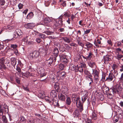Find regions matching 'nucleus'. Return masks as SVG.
<instances>
[{
    "instance_id": "f257e3e1",
    "label": "nucleus",
    "mask_w": 123,
    "mask_h": 123,
    "mask_svg": "<svg viewBox=\"0 0 123 123\" xmlns=\"http://www.w3.org/2000/svg\"><path fill=\"white\" fill-rule=\"evenodd\" d=\"M102 89L104 92H105L107 95L108 98L110 99H112L115 94L120 95L123 93L122 88L120 85L113 86L110 89L104 85L103 86Z\"/></svg>"
},
{
    "instance_id": "f03ea898",
    "label": "nucleus",
    "mask_w": 123,
    "mask_h": 123,
    "mask_svg": "<svg viewBox=\"0 0 123 123\" xmlns=\"http://www.w3.org/2000/svg\"><path fill=\"white\" fill-rule=\"evenodd\" d=\"M63 16L61 15L57 19L54 20L53 27L55 28L61 27L63 25L62 18Z\"/></svg>"
},
{
    "instance_id": "7ed1b4c3",
    "label": "nucleus",
    "mask_w": 123,
    "mask_h": 123,
    "mask_svg": "<svg viewBox=\"0 0 123 123\" xmlns=\"http://www.w3.org/2000/svg\"><path fill=\"white\" fill-rule=\"evenodd\" d=\"M72 102L74 103H76L77 107L79 108L80 112H82L83 110V103L81 102L80 98L77 97L75 99H73Z\"/></svg>"
},
{
    "instance_id": "20e7f679",
    "label": "nucleus",
    "mask_w": 123,
    "mask_h": 123,
    "mask_svg": "<svg viewBox=\"0 0 123 123\" xmlns=\"http://www.w3.org/2000/svg\"><path fill=\"white\" fill-rule=\"evenodd\" d=\"M114 74L112 73H110L107 77L106 78V81L110 82L114 80L115 81L116 79V76L118 75V73L117 72L114 71Z\"/></svg>"
},
{
    "instance_id": "39448f33",
    "label": "nucleus",
    "mask_w": 123,
    "mask_h": 123,
    "mask_svg": "<svg viewBox=\"0 0 123 123\" xmlns=\"http://www.w3.org/2000/svg\"><path fill=\"white\" fill-rule=\"evenodd\" d=\"M40 53L37 50H35L31 53L30 54V58H35L39 56Z\"/></svg>"
},
{
    "instance_id": "423d86ee",
    "label": "nucleus",
    "mask_w": 123,
    "mask_h": 123,
    "mask_svg": "<svg viewBox=\"0 0 123 123\" xmlns=\"http://www.w3.org/2000/svg\"><path fill=\"white\" fill-rule=\"evenodd\" d=\"M0 106V116L3 115V112H4L5 113H8L9 111L8 106H6L5 107H3L1 108Z\"/></svg>"
},
{
    "instance_id": "0eeeda50",
    "label": "nucleus",
    "mask_w": 123,
    "mask_h": 123,
    "mask_svg": "<svg viewBox=\"0 0 123 123\" xmlns=\"http://www.w3.org/2000/svg\"><path fill=\"white\" fill-rule=\"evenodd\" d=\"M60 59L65 64L68 62V56L65 54H62L60 56Z\"/></svg>"
},
{
    "instance_id": "6e6552de",
    "label": "nucleus",
    "mask_w": 123,
    "mask_h": 123,
    "mask_svg": "<svg viewBox=\"0 0 123 123\" xmlns=\"http://www.w3.org/2000/svg\"><path fill=\"white\" fill-rule=\"evenodd\" d=\"M5 57H3L0 59V69L2 68L6 69V67L5 65Z\"/></svg>"
},
{
    "instance_id": "1a4fd4ad",
    "label": "nucleus",
    "mask_w": 123,
    "mask_h": 123,
    "mask_svg": "<svg viewBox=\"0 0 123 123\" xmlns=\"http://www.w3.org/2000/svg\"><path fill=\"white\" fill-rule=\"evenodd\" d=\"M59 52L58 48H54L52 52L53 55H51L52 58H53V59H55V57L56 58L58 56Z\"/></svg>"
},
{
    "instance_id": "9d476101",
    "label": "nucleus",
    "mask_w": 123,
    "mask_h": 123,
    "mask_svg": "<svg viewBox=\"0 0 123 123\" xmlns=\"http://www.w3.org/2000/svg\"><path fill=\"white\" fill-rule=\"evenodd\" d=\"M86 55H88L86 56V55L85 56L82 55L84 59H86V60H90L92 57L93 55L91 51H90L88 53V54H87Z\"/></svg>"
},
{
    "instance_id": "9b49d317",
    "label": "nucleus",
    "mask_w": 123,
    "mask_h": 123,
    "mask_svg": "<svg viewBox=\"0 0 123 123\" xmlns=\"http://www.w3.org/2000/svg\"><path fill=\"white\" fill-rule=\"evenodd\" d=\"M15 34H17V37H15L14 38H17L19 37H21L22 36L23 33L19 29H17L15 31Z\"/></svg>"
},
{
    "instance_id": "f8f14e48",
    "label": "nucleus",
    "mask_w": 123,
    "mask_h": 123,
    "mask_svg": "<svg viewBox=\"0 0 123 123\" xmlns=\"http://www.w3.org/2000/svg\"><path fill=\"white\" fill-rule=\"evenodd\" d=\"M51 104L54 106H57L58 107H59V105L58 103V100L55 99V98L52 99L51 101Z\"/></svg>"
},
{
    "instance_id": "ddd939ff",
    "label": "nucleus",
    "mask_w": 123,
    "mask_h": 123,
    "mask_svg": "<svg viewBox=\"0 0 123 123\" xmlns=\"http://www.w3.org/2000/svg\"><path fill=\"white\" fill-rule=\"evenodd\" d=\"M35 26V24L33 23H28L24 25L25 27L27 29H31Z\"/></svg>"
},
{
    "instance_id": "4468645a",
    "label": "nucleus",
    "mask_w": 123,
    "mask_h": 123,
    "mask_svg": "<svg viewBox=\"0 0 123 123\" xmlns=\"http://www.w3.org/2000/svg\"><path fill=\"white\" fill-rule=\"evenodd\" d=\"M111 56L109 55H107L105 56H104L103 57V59L104 60V63L106 64L107 63L108 61H110L111 60Z\"/></svg>"
},
{
    "instance_id": "2eb2a0df",
    "label": "nucleus",
    "mask_w": 123,
    "mask_h": 123,
    "mask_svg": "<svg viewBox=\"0 0 123 123\" xmlns=\"http://www.w3.org/2000/svg\"><path fill=\"white\" fill-rule=\"evenodd\" d=\"M88 64L89 67L92 68H95L96 65L95 62L93 61H90L88 62Z\"/></svg>"
},
{
    "instance_id": "dca6fc26",
    "label": "nucleus",
    "mask_w": 123,
    "mask_h": 123,
    "mask_svg": "<svg viewBox=\"0 0 123 123\" xmlns=\"http://www.w3.org/2000/svg\"><path fill=\"white\" fill-rule=\"evenodd\" d=\"M80 114L79 109H76L74 112L73 116L74 117L77 118L78 117Z\"/></svg>"
},
{
    "instance_id": "f3484780",
    "label": "nucleus",
    "mask_w": 123,
    "mask_h": 123,
    "mask_svg": "<svg viewBox=\"0 0 123 123\" xmlns=\"http://www.w3.org/2000/svg\"><path fill=\"white\" fill-rule=\"evenodd\" d=\"M51 21V19L48 18H46L44 20V22L45 25L47 26L49 25V23Z\"/></svg>"
},
{
    "instance_id": "a211bd4d",
    "label": "nucleus",
    "mask_w": 123,
    "mask_h": 123,
    "mask_svg": "<svg viewBox=\"0 0 123 123\" xmlns=\"http://www.w3.org/2000/svg\"><path fill=\"white\" fill-rule=\"evenodd\" d=\"M59 86V84L57 82L55 83L54 86V88L57 92H59L61 90Z\"/></svg>"
},
{
    "instance_id": "6ab92c4d",
    "label": "nucleus",
    "mask_w": 123,
    "mask_h": 123,
    "mask_svg": "<svg viewBox=\"0 0 123 123\" xmlns=\"http://www.w3.org/2000/svg\"><path fill=\"white\" fill-rule=\"evenodd\" d=\"M55 58V59H53V58H52L51 56L49 59L47 61V63H48L49 64L50 66L52 63L53 62H55L56 61V58Z\"/></svg>"
},
{
    "instance_id": "aec40b11",
    "label": "nucleus",
    "mask_w": 123,
    "mask_h": 123,
    "mask_svg": "<svg viewBox=\"0 0 123 123\" xmlns=\"http://www.w3.org/2000/svg\"><path fill=\"white\" fill-rule=\"evenodd\" d=\"M96 95L97 97L99 100L101 101H103L104 100V96L103 94L98 93L96 94Z\"/></svg>"
},
{
    "instance_id": "412c9836",
    "label": "nucleus",
    "mask_w": 123,
    "mask_h": 123,
    "mask_svg": "<svg viewBox=\"0 0 123 123\" xmlns=\"http://www.w3.org/2000/svg\"><path fill=\"white\" fill-rule=\"evenodd\" d=\"M57 94L55 91L54 90H52L50 93V96L51 97L55 98L57 96Z\"/></svg>"
},
{
    "instance_id": "4be33fe9",
    "label": "nucleus",
    "mask_w": 123,
    "mask_h": 123,
    "mask_svg": "<svg viewBox=\"0 0 123 123\" xmlns=\"http://www.w3.org/2000/svg\"><path fill=\"white\" fill-rule=\"evenodd\" d=\"M11 64L13 67H15L17 62V59L15 57L12 58L11 59Z\"/></svg>"
},
{
    "instance_id": "5701e85b",
    "label": "nucleus",
    "mask_w": 123,
    "mask_h": 123,
    "mask_svg": "<svg viewBox=\"0 0 123 123\" xmlns=\"http://www.w3.org/2000/svg\"><path fill=\"white\" fill-rule=\"evenodd\" d=\"M108 75V74L106 73H104L102 74V77L101 79V80L102 81L104 82V81H106V80L105 79L106 77Z\"/></svg>"
},
{
    "instance_id": "b1692460",
    "label": "nucleus",
    "mask_w": 123,
    "mask_h": 123,
    "mask_svg": "<svg viewBox=\"0 0 123 123\" xmlns=\"http://www.w3.org/2000/svg\"><path fill=\"white\" fill-rule=\"evenodd\" d=\"M40 77L41 78L43 77L46 75V73H45L44 70L42 69L40 71Z\"/></svg>"
},
{
    "instance_id": "393cba45",
    "label": "nucleus",
    "mask_w": 123,
    "mask_h": 123,
    "mask_svg": "<svg viewBox=\"0 0 123 123\" xmlns=\"http://www.w3.org/2000/svg\"><path fill=\"white\" fill-rule=\"evenodd\" d=\"M71 101L70 98L67 97L66 100V104L67 105H69L71 104Z\"/></svg>"
},
{
    "instance_id": "a878e982",
    "label": "nucleus",
    "mask_w": 123,
    "mask_h": 123,
    "mask_svg": "<svg viewBox=\"0 0 123 123\" xmlns=\"http://www.w3.org/2000/svg\"><path fill=\"white\" fill-rule=\"evenodd\" d=\"M83 69L82 67L80 66L79 67H77V69L75 70V72H77L79 71L80 72L82 73L83 72Z\"/></svg>"
},
{
    "instance_id": "bb28decb",
    "label": "nucleus",
    "mask_w": 123,
    "mask_h": 123,
    "mask_svg": "<svg viewBox=\"0 0 123 123\" xmlns=\"http://www.w3.org/2000/svg\"><path fill=\"white\" fill-rule=\"evenodd\" d=\"M34 14L32 12H30L27 15L26 18L27 19H30L33 17Z\"/></svg>"
},
{
    "instance_id": "cd10ccee",
    "label": "nucleus",
    "mask_w": 123,
    "mask_h": 123,
    "mask_svg": "<svg viewBox=\"0 0 123 123\" xmlns=\"http://www.w3.org/2000/svg\"><path fill=\"white\" fill-rule=\"evenodd\" d=\"M59 99L61 101H64L65 99V96L62 94L61 93L60 95L59 96Z\"/></svg>"
},
{
    "instance_id": "c85d7f7f",
    "label": "nucleus",
    "mask_w": 123,
    "mask_h": 123,
    "mask_svg": "<svg viewBox=\"0 0 123 123\" xmlns=\"http://www.w3.org/2000/svg\"><path fill=\"white\" fill-rule=\"evenodd\" d=\"M37 17L38 21L42 20L43 19V16L41 13L38 14L37 16Z\"/></svg>"
},
{
    "instance_id": "c756f323",
    "label": "nucleus",
    "mask_w": 123,
    "mask_h": 123,
    "mask_svg": "<svg viewBox=\"0 0 123 123\" xmlns=\"http://www.w3.org/2000/svg\"><path fill=\"white\" fill-rule=\"evenodd\" d=\"M87 47V48H91L92 47L93 45L89 42H87L85 45Z\"/></svg>"
},
{
    "instance_id": "7c9ffc66",
    "label": "nucleus",
    "mask_w": 123,
    "mask_h": 123,
    "mask_svg": "<svg viewBox=\"0 0 123 123\" xmlns=\"http://www.w3.org/2000/svg\"><path fill=\"white\" fill-rule=\"evenodd\" d=\"M63 40H64L65 42L68 43H69L71 41L70 38H68L67 37H63L62 38Z\"/></svg>"
},
{
    "instance_id": "2f4dec72",
    "label": "nucleus",
    "mask_w": 123,
    "mask_h": 123,
    "mask_svg": "<svg viewBox=\"0 0 123 123\" xmlns=\"http://www.w3.org/2000/svg\"><path fill=\"white\" fill-rule=\"evenodd\" d=\"M65 75V72L64 71H62L59 73V75L61 77H62L63 78H64L66 77Z\"/></svg>"
},
{
    "instance_id": "473e14b6",
    "label": "nucleus",
    "mask_w": 123,
    "mask_h": 123,
    "mask_svg": "<svg viewBox=\"0 0 123 123\" xmlns=\"http://www.w3.org/2000/svg\"><path fill=\"white\" fill-rule=\"evenodd\" d=\"M20 123H25L26 119L24 116H21L20 117Z\"/></svg>"
},
{
    "instance_id": "72a5a7b5",
    "label": "nucleus",
    "mask_w": 123,
    "mask_h": 123,
    "mask_svg": "<svg viewBox=\"0 0 123 123\" xmlns=\"http://www.w3.org/2000/svg\"><path fill=\"white\" fill-rule=\"evenodd\" d=\"M92 117L93 119L95 120L97 119L96 114L94 112V111L92 113Z\"/></svg>"
},
{
    "instance_id": "f704fd0d",
    "label": "nucleus",
    "mask_w": 123,
    "mask_h": 123,
    "mask_svg": "<svg viewBox=\"0 0 123 123\" xmlns=\"http://www.w3.org/2000/svg\"><path fill=\"white\" fill-rule=\"evenodd\" d=\"M94 80L96 82H98L99 80V75H94Z\"/></svg>"
},
{
    "instance_id": "c9c22d12",
    "label": "nucleus",
    "mask_w": 123,
    "mask_h": 123,
    "mask_svg": "<svg viewBox=\"0 0 123 123\" xmlns=\"http://www.w3.org/2000/svg\"><path fill=\"white\" fill-rule=\"evenodd\" d=\"M92 70L93 75H99V73L97 70L95 69L94 70L93 69H92Z\"/></svg>"
},
{
    "instance_id": "e433bc0d",
    "label": "nucleus",
    "mask_w": 123,
    "mask_h": 123,
    "mask_svg": "<svg viewBox=\"0 0 123 123\" xmlns=\"http://www.w3.org/2000/svg\"><path fill=\"white\" fill-rule=\"evenodd\" d=\"M120 108L117 106H115L114 107V110L115 112H119Z\"/></svg>"
},
{
    "instance_id": "4c0bfd02",
    "label": "nucleus",
    "mask_w": 123,
    "mask_h": 123,
    "mask_svg": "<svg viewBox=\"0 0 123 123\" xmlns=\"http://www.w3.org/2000/svg\"><path fill=\"white\" fill-rule=\"evenodd\" d=\"M59 49L60 51L63 52L65 51L66 49V48L64 46H60L59 48Z\"/></svg>"
},
{
    "instance_id": "58836bf2",
    "label": "nucleus",
    "mask_w": 123,
    "mask_h": 123,
    "mask_svg": "<svg viewBox=\"0 0 123 123\" xmlns=\"http://www.w3.org/2000/svg\"><path fill=\"white\" fill-rule=\"evenodd\" d=\"M45 100L46 102L50 104H51V101L50 100V98L48 96H46L45 97Z\"/></svg>"
},
{
    "instance_id": "ea45409f",
    "label": "nucleus",
    "mask_w": 123,
    "mask_h": 123,
    "mask_svg": "<svg viewBox=\"0 0 123 123\" xmlns=\"http://www.w3.org/2000/svg\"><path fill=\"white\" fill-rule=\"evenodd\" d=\"M44 32L47 34V35H53L54 33V32H53L49 31H46Z\"/></svg>"
},
{
    "instance_id": "a19ab883",
    "label": "nucleus",
    "mask_w": 123,
    "mask_h": 123,
    "mask_svg": "<svg viewBox=\"0 0 123 123\" xmlns=\"http://www.w3.org/2000/svg\"><path fill=\"white\" fill-rule=\"evenodd\" d=\"M18 47L16 44H11V45L10 48H13L14 49H16Z\"/></svg>"
},
{
    "instance_id": "79ce46f5",
    "label": "nucleus",
    "mask_w": 123,
    "mask_h": 123,
    "mask_svg": "<svg viewBox=\"0 0 123 123\" xmlns=\"http://www.w3.org/2000/svg\"><path fill=\"white\" fill-rule=\"evenodd\" d=\"M64 65L62 64H60L59 65V68L61 70H63L64 68Z\"/></svg>"
},
{
    "instance_id": "37998d69",
    "label": "nucleus",
    "mask_w": 123,
    "mask_h": 123,
    "mask_svg": "<svg viewBox=\"0 0 123 123\" xmlns=\"http://www.w3.org/2000/svg\"><path fill=\"white\" fill-rule=\"evenodd\" d=\"M2 117L3 122H4L5 123H7V121L6 116L4 115H3L2 116Z\"/></svg>"
},
{
    "instance_id": "c03bdc74",
    "label": "nucleus",
    "mask_w": 123,
    "mask_h": 123,
    "mask_svg": "<svg viewBox=\"0 0 123 123\" xmlns=\"http://www.w3.org/2000/svg\"><path fill=\"white\" fill-rule=\"evenodd\" d=\"M26 77H28V76H32V74L29 72H26L25 75H24Z\"/></svg>"
},
{
    "instance_id": "a18cd8bd",
    "label": "nucleus",
    "mask_w": 123,
    "mask_h": 123,
    "mask_svg": "<svg viewBox=\"0 0 123 123\" xmlns=\"http://www.w3.org/2000/svg\"><path fill=\"white\" fill-rule=\"evenodd\" d=\"M87 98V97L85 95H84L82 97V100L83 102V103L85 101Z\"/></svg>"
},
{
    "instance_id": "49530a36",
    "label": "nucleus",
    "mask_w": 123,
    "mask_h": 123,
    "mask_svg": "<svg viewBox=\"0 0 123 123\" xmlns=\"http://www.w3.org/2000/svg\"><path fill=\"white\" fill-rule=\"evenodd\" d=\"M77 42H78V44L79 45L81 46L82 48L84 47V44L82 42H80L79 40H77Z\"/></svg>"
},
{
    "instance_id": "de8ad7c7",
    "label": "nucleus",
    "mask_w": 123,
    "mask_h": 123,
    "mask_svg": "<svg viewBox=\"0 0 123 123\" xmlns=\"http://www.w3.org/2000/svg\"><path fill=\"white\" fill-rule=\"evenodd\" d=\"M123 57V55H119V54H118L117 55L116 58L118 60H119Z\"/></svg>"
},
{
    "instance_id": "09e8293b",
    "label": "nucleus",
    "mask_w": 123,
    "mask_h": 123,
    "mask_svg": "<svg viewBox=\"0 0 123 123\" xmlns=\"http://www.w3.org/2000/svg\"><path fill=\"white\" fill-rule=\"evenodd\" d=\"M5 3V0H0V5L1 6H4Z\"/></svg>"
},
{
    "instance_id": "8fccbe9b",
    "label": "nucleus",
    "mask_w": 123,
    "mask_h": 123,
    "mask_svg": "<svg viewBox=\"0 0 123 123\" xmlns=\"http://www.w3.org/2000/svg\"><path fill=\"white\" fill-rule=\"evenodd\" d=\"M60 46V45L59 43H55L54 45V47H55V48H59Z\"/></svg>"
},
{
    "instance_id": "3c124183",
    "label": "nucleus",
    "mask_w": 123,
    "mask_h": 123,
    "mask_svg": "<svg viewBox=\"0 0 123 123\" xmlns=\"http://www.w3.org/2000/svg\"><path fill=\"white\" fill-rule=\"evenodd\" d=\"M118 66L116 64H114L112 66V67L113 69L115 70V69L117 68Z\"/></svg>"
},
{
    "instance_id": "603ef678",
    "label": "nucleus",
    "mask_w": 123,
    "mask_h": 123,
    "mask_svg": "<svg viewBox=\"0 0 123 123\" xmlns=\"http://www.w3.org/2000/svg\"><path fill=\"white\" fill-rule=\"evenodd\" d=\"M63 15H64L65 17H69L70 16V15L69 14L68 12H65L64 15L62 16H63Z\"/></svg>"
},
{
    "instance_id": "864d4df0",
    "label": "nucleus",
    "mask_w": 123,
    "mask_h": 123,
    "mask_svg": "<svg viewBox=\"0 0 123 123\" xmlns=\"http://www.w3.org/2000/svg\"><path fill=\"white\" fill-rule=\"evenodd\" d=\"M86 79L88 80L89 81H90L91 82L92 81V82H93V79L92 78H90L86 76Z\"/></svg>"
},
{
    "instance_id": "5fc2aeb1",
    "label": "nucleus",
    "mask_w": 123,
    "mask_h": 123,
    "mask_svg": "<svg viewBox=\"0 0 123 123\" xmlns=\"http://www.w3.org/2000/svg\"><path fill=\"white\" fill-rule=\"evenodd\" d=\"M77 66H76L75 65H74L72 67H71V70H74L75 72V70L77 69Z\"/></svg>"
},
{
    "instance_id": "6e6d98bb",
    "label": "nucleus",
    "mask_w": 123,
    "mask_h": 123,
    "mask_svg": "<svg viewBox=\"0 0 123 123\" xmlns=\"http://www.w3.org/2000/svg\"><path fill=\"white\" fill-rule=\"evenodd\" d=\"M45 36V35L41 33L39 34V35H38V36L40 37L41 38H44Z\"/></svg>"
},
{
    "instance_id": "4d7b16f0",
    "label": "nucleus",
    "mask_w": 123,
    "mask_h": 123,
    "mask_svg": "<svg viewBox=\"0 0 123 123\" xmlns=\"http://www.w3.org/2000/svg\"><path fill=\"white\" fill-rule=\"evenodd\" d=\"M23 6V5L21 4V3H20L18 5V7L19 9H20L22 8Z\"/></svg>"
},
{
    "instance_id": "13d9d810",
    "label": "nucleus",
    "mask_w": 123,
    "mask_h": 123,
    "mask_svg": "<svg viewBox=\"0 0 123 123\" xmlns=\"http://www.w3.org/2000/svg\"><path fill=\"white\" fill-rule=\"evenodd\" d=\"M119 119V118L117 117V116H115L114 117V120H113L115 121V122H117L118 121Z\"/></svg>"
},
{
    "instance_id": "bf43d9fd",
    "label": "nucleus",
    "mask_w": 123,
    "mask_h": 123,
    "mask_svg": "<svg viewBox=\"0 0 123 123\" xmlns=\"http://www.w3.org/2000/svg\"><path fill=\"white\" fill-rule=\"evenodd\" d=\"M28 44L30 45H34L35 44V42H34L32 41L28 43Z\"/></svg>"
},
{
    "instance_id": "052dcab7",
    "label": "nucleus",
    "mask_w": 123,
    "mask_h": 123,
    "mask_svg": "<svg viewBox=\"0 0 123 123\" xmlns=\"http://www.w3.org/2000/svg\"><path fill=\"white\" fill-rule=\"evenodd\" d=\"M107 42L109 45H111V46L112 45V42L111 40L109 39V40H108L107 41Z\"/></svg>"
},
{
    "instance_id": "680f3d73",
    "label": "nucleus",
    "mask_w": 123,
    "mask_h": 123,
    "mask_svg": "<svg viewBox=\"0 0 123 123\" xmlns=\"http://www.w3.org/2000/svg\"><path fill=\"white\" fill-rule=\"evenodd\" d=\"M91 29L86 30V31H85V34H87L89 33L91 31Z\"/></svg>"
},
{
    "instance_id": "e2e57ef3",
    "label": "nucleus",
    "mask_w": 123,
    "mask_h": 123,
    "mask_svg": "<svg viewBox=\"0 0 123 123\" xmlns=\"http://www.w3.org/2000/svg\"><path fill=\"white\" fill-rule=\"evenodd\" d=\"M17 83L18 84H20V81L19 79L18 78H16L15 79Z\"/></svg>"
},
{
    "instance_id": "0e129e2a",
    "label": "nucleus",
    "mask_w": 123,
    "mask_h": 123,
    "mask_svg": "<svg viewBox=\"0 0 123 123\" xmlns=\"http://www.w3.org/2000/svg\"><path fill=\"white\" fill-rule=\"evenodd\" d=\"M36 40L37 43H39L41 42V40L40 38H38L36 39Z\"/></svg>"
},
{
    "instance_id": "69168bd1",
    "label": "nucleus",
    "mask_w": 123,
    "mask_h": 123,
    "mask_svg": "<svg viewBox=\"0 0 123 123\" xmlns=\"http://www.w3.org/2000/svg\"><path fill=\"white\" fill-rule=\"evenodd\" d=\"M16 70H17L18 72L19 73H20L21 71V69L20 68L18 67H17V68H16Z\"/></svg>"
},
{
    "instance_id": "338daca9",
    "label": "nucleus",
    "mask_w": 123,
    "mask_h": 123,
    "mask_svg": "<svg viewBox=\"0 0 123 123\" xmlns=\"http://www.w3.org/2000/svg\"><path fill=\"white\" fill-rule=\"evenodd\" d=\"M80 66L82 68H85L86 67V65L85 63H83L81 64Z\"/></svg>"
},
{
    "instance_id": "774afa93",
    "label": "nucleus",
    "mask_w": 123,
    "mask_h": 123,
    "mask_svg": "<svg viewBox=\"0 0 123 123\" xmlns=\"http://www.w3.org/2000/svg\"><path fill=\"white\" fill-rule=\"evenodd\" d=\"M65 1H62V5L63 6H65L66 5V4Z\"/></svg>"
}]
</instances>
